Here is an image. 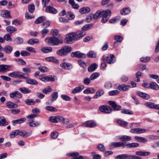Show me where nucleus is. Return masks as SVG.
Masks as SVG:
<instances>
[{"label":"nucleus","instance_id":"nucleus-19","mask_svg":"<svg viewBox=\"0 0 159 159\" xmlns=\"http://www.w3.org/2000/svg\"><path fill=\"white\" fill-rule=\"evenodd\" d=\"M90 10L89 7H86L80 8L79 9V11L81 14H85L89 13Z\"/></svg>","mask_w":159,"mask_h":159},{"label":"nucleus","instance_id":"nucleus-42","mask_svg":"<svg viewBox=\"0 0 159 159\" xmlns=\"http://www.w3.org/2000/svg\"><path fill=\"white\" fill-rule=\"evenodd\" d=\"M52 49L50 47H45L42 48L41 51L43 52L48 53L52 52Z\"/></svg>","mask_w":159,"mask_h":159},{"label":"nucleus","instance_id":"nucleus-18","mask_svg":"<svg viewBox=\"0 0 159 159\" xmlns=\"http://www.w3.org/2000/svg\"><path fill=\"white\" fill-rule=\"evenodd\" d=\"M136 93L140 97L146 100H148L150 98L149 95L140 91H137Z\"/></svg>","mask_w":159,"mask_h":159},{"label":"nucleus","instance_id":"nucleus-33","mask_svg":"<svg viewBox=\"0 0 159 159\" xmlns=\"http://www.w3.org/2000/svg\"><path fill=\"white\" fill-rule=\"evenodd\" d=\"M19 90L22 93L25 94H28L31 93V91L28 88L26 87L20 88Z\"/></svg>","mask_w":159,"mask_h":159},{"label":"nucleus","instance_id":"nucleus-2","mask_svg":"<svg viewBox=\"0 0 159 159\" xmlns=\"http://www.w3.org/2000/svg\"><path fill=\"white\" fill-rule=\"evenodd\" d=\"M45 40L48 43L52 44L53 45H58L63 42V39H59L55 36L47 37L46 39Z\"/></svg>","mask_w":159,"mask_h":159},{"label":"nucleus","instance_id":"nucleus-62","mask_svg":"<svg viewBox=\"0 0 159 159\" xmlns=\"http://www.w3.org/2000/svg\"><path fill=\"white\" fill-rule=\"evenodd\" d=\"M52 91L51 88L50 86H48L42 90V92L44 93L47 94Z\"/></svg>","mask_w":159,"mask_h":159},{"label":"nucleus","instance_id":"nucleus-25","mask_svg":"<svg viewBox=\"0 0 159 159\" xmlns=\"http://www.w3.org/2000/svg\"><path fill=\"white\" fill-rule=\"evenodd\" d=\"M26 82L28 84L32 85H36L38 84V82L36 80L30 78L27 79L26 80Z\"/></svg>","mask_w":159,"mask_h":159},{"label":"nucleus","instance_id":"nucleus-3","mask_svg":"<svg viewBox=\"0 0 159 159\" xmlns=\"http://www.w3.org/2000/svg\"><path fill=\"white\" fill-rule=\"evenodd\" d=\"M111 11L110 9L102 10V18L101 22L102 23L106 22L110 18L111 15Z\"/></svg>","mask_w":159,"mask_h":159},{"label":"nucleus","instance_id":"nucleus-22","mask_svg":"<svg viewBox=\"0 0 159 159\" xmlns=\"http://www.w3.org/2000/svg\"><path fill=\"white\" fill-rule=\"evenodd\" d=\"M58 122H62L64 124H67L69 122V120L66 119L61 116H58Z\"/></svg>","mask_w":159,"mask_h":159},{"label":"nucleus","instance_id":"nucleus-34","mask_svg":"<svg viewBox=\"0 0 159 159\" xmlns=\"http://www.w3.org/2000/svg\"><path fill=\"white\" fill-rule=\"evenodd\" d=\"M120 139L122 141H128L131 140V137L129 136L124 135L120 137Z\"/></svg>","mask_w":159,"mask_h":159},{"label":"nucleus","instance_id":"nucleus-17","mask_svg":"<svg viewBox=\"0 0 159 159\" xmlns=\"http://www.w3.org/2000/svg\"><path fill=\"white\" fill-rule=\"evenodd\" d=\"M84 126L86 127H93L97 126L96 123L93 120H89L85 122L84 124Z\"/></svg>","mask_w":159,"mask_h":159},{"label":"nucleus","instance_id":"nucleus-15","mask_svg":"<svg viewBox=\"0 0 159 159\" xmlns=\"http://www.w3.org/2000/svg\"><path fill=\"white\" fill-rule=\"evenodd\" d=\"M78 152H75L69 154L70 156L72 157V159H86V157L79 155Z\"/></svg>","mask_w":159,"mask_h":159},{"label":"nucleus","instance_id":"nucleus-28","mask_svg":"<svg viewBox=\"0 0 159 159\" xmlns=\"http://www.w3.org/2000/svg\"><path fill=\"white\" fill-rule=\"evenodd\" d=\"M139 146V143H130L127 144L126 143L125 145V147L127 146V148H132L138 147Z\"/></svg>","mask_w":159,"mask_h":159},{"label":"nucleus","instance_id":"nucleus-1","mask_svg":"<svg viewBox=\"0 0 159 159\" xmlns=\"http://www.w3.org/2000/svg\"><path fill=\"white\" fill-rule=\"evenodd\" d=\"M37 116L36 115L34 114H31L27 116V123L29 126L30 127H36L39 126L41 124L40 122L37 121H35L33 120V118H34Z\"/></svg>","mask_w":159,"mask_h":159},{"label":"nucleus","instance_id":"nucleus-16","mask_svg":"<svg viewBox=\"0 0 159 159\" xmlns=\"http://www.w3.org/2000/svg\"><path fill=\"white\" fill-rule=\"evenodd\" d=\"M11 66L6 65H0V72H6L10 70Z\"/></svg>","mask_w":159,"mask_h":159},{"label":"nucleus","instance_id":"nucleus-53","mask_svg":"<svg viewBox=\"0 0 159 159\" xmlns=\"http://www.w3.org/2000/svg\"><path fill=\"white\" fill-rule=\"evenodd\" d=\"M100 75V74L97 72H95L93 73L90 76V79L92 80L96 79Z\"/></svg>","mask_w":159,"mask_h":159},{"label":"nucleus","instance_id":"nucleus-52","mask_svg":"<svg viewBox=\"0 0 159 159\" xmlns=\"http://www.w3.org/2000/svg\"><path fill=\"white\" fill-rule=\"evenodd\" d=\"M49 120L53 123H58V116H51L49 118Z\"/></svg>","mask_w":159,"mask_h":159},{"label":"nucleus","instance_id":"nucleus-41","mask_svg":"<svg viewBox=\"0 0 159 159\" xmlns=\"http://www.w3.org/2000/svg\"><path fill=\"white\" fill-rule=\"evenodd\" d=\"M6 30L7 32L11 33L14 32L17 30L16 28L11 26L7 27Z\"/></svg>","mask_w":159,"mask_h":159},{"label":"nucleus","instance_id":"nucleus-64","mask_svg":"<svg viewBox=\"0 0 159 159\" xmlns=\"http://www.w3.org/2000/svg\"><path fill=\"white\" fill-rule=\"evenodd\" d=\"M58 135V133L56 132H52L51 134V137L52 139H56Z\"/></svg>","mask_w":159,"mask_h":159},{"label":"nucleus","instance_id":"nucleus-57","mask_svg":"<svg viewBox=\"0 0 159 159\" xmlns=\"http://www.w3.org/2000/svg\"><path fill=\"white\" fill-rule=\"evenodd\" d=\"M97 148L101 152H104L105 150L104 146L102 144H100L97 145Z\"/></svg>","mask_w":159,"mask_h":159},{"label":"nucleus","instance_id":"nucleus-61","mask_svg":"<svg viewBox=\"0 0 159 159\" xmlns=\"http://www.w3.org/2000/svg\"><path fill=\"white\" fill-rule=\"evenodd\" d=\"M150 58L149 57H142L140 59V61L143 62H147L150 61Z\"/></svg>","mask_w":159,"mask_h":159},{"label":"nucleus","instance_id":"nucleus-5","mask_svg":"<svg viewBox=\"0 0 159 159\" xmlns=\"http://www.w3.org/2000/svg\"><path fill=\"white\" fill-rule=\"evenodd\" d=\"M24 73L22 72L19 71H15L9 73L8 75L11 77L14 78H22L24 79H27L28 78V76H24Z\"/></svg>","mask_w":159,"mask_h":159},{"label":"nucleus","instance_id":"nucleus-24","mask_svg":"<svg viewBox=\"0 0 159 159\" xmlns=\"http://www.w3.org/2000/svg\"><path fill=\"white\" fill-rule=\"evenodd\" d=\"M84 88V86L83 85L76 87L72 90V93L73 94L79 93Z\"/></svg>","mask_w":159,"mask_h":159},{"label":"nucleus","instance_id":"nucleus-13","mask_svg":"<svg viewBox=\"0 0 159 159\" xmlns=\"http://www.w3.org/2000/svg\"><path fill=\"white\" fill-rule=\"evenodd\" d=\"M72 57H76L78 58H84L86 57V54L81 53L79 51L72 52L71 54Z\"/></svg>","mask_w":159,"mask_h":159},{"label":"nucleus","instance_id":"nucleus-6","mask_svg":"<svg viewBox=\"0 0 159 159\" xmlns=\"http://www.w3.org/2000/svg\"><path fill=\"white\" fill-rule=\"evenodd\" d=\"M73 33L75 41L80 39L86 35L85 31L82 30L78 31L75 32H73Z\"/></svg>","mask_w":159,"mask_h":159},{"label":"nucleus","instance_id":"nucleus-35","mask_svg":"<svg viewBox=\"0 0 159 159\" xmlns=\"http://www.w3.org/2000/svg\"><path fill=\"white\" fill-rule=\"evenodd\" d=\"M4 51L7 54H9L11 53L13 50L12 47L9 45L6 46L4 49Z\"/></svg>","mask_w":159,"mask_h":159},{"label":"nucleus","instance_id":"nucleus-23","mask_svg":"<svg viewBox=\"0 0 159 159\" xmlns=\"http://www.w3.org/2000/svg\"><path fill=\"white\" fill-rule=\"evenodd\" d=\"M26 120L25 118H22L14 120L12 121V125L15 126L17 124H20L23 123Z\"/></svg>","mask_w":159,"mask_h":159},{"label":"nucleus","instance_id":"nucleus-56","mask_svg":"<svg viewBox=\"0 0 159 159\" xmlns=\"http://www.w3.org/2000/svg\"><path fill=\"white\" fill-rule=\"evenodd\" d=\"M61 98L64 100L67 101H70L71 100V98L65 94H62L61 96Z\"/></svg>","mask_w":159,"mask_h":159},{"label":"nucleus","instance_id":"nucleus-31","mask_svg":"<svg viewBox=\"0 0 159 159\" xmlns=\"http://www.w3.org/2000/svg\"><path fill=\"white\" fill-rule=\"evenodd\" d=\"M134 139L137 141L138 142H141L142 143H146L148 141L147 139H145L144 138L139 137V136H135L134 137Z\"/></svg>","mask_w":159,"mask_h":159},{"label":"nucleus","instance_id":"nucleus-44","mask_svg":"<svg viewBox=\"0 0 159 159\" xmlns=\"http://www.w3.org/2000/svg\"><path fill=\"white\" fill-rule=\"evenodd\" d=\"M24 102L27 105H33L35 103V101L31 99H27L25 100Z\"/></svg>","mask_w":159,"mask_h":159},{"label":"nucleus","instance_id":"nucleus-46","mask_svg":"<svg viewBox=\"0 0 159 159\" xmlns=\"http://www.w3.org/2000/svg\"><path fill=\"white\" fill-rule=\"evenodd\" d=\"M45 17L44 16H41L38 18L35 21V23L36 24H39L43 21H44L45 19Z\"/></svg>","mask_w":159,"mask_h":159},{"label":"nucleus","instance_id":"nucleus-50","mask_svg":"<svg viewBox=\"0 0 159 159\" xmlns=\"http://www.w3.org/2000/svg\"><path fill=\"white\" fill-rule=\"evenodd\" d=\"M66 16L70 20H72L75 17V16L73 13L70 11H69L66 14Z\"/></svg>","mask_w":159,"mask_h":159},{"label":"nucleus","instance_id":"nucleus-48","mask_svg":"<svg viewBox=\"0 0 159 159\" xmlns=\"http://www.w3.org/2000/svg\"><path fill=\"white\" fill-rule=\"evenodd\" d=\"M121 112L123 114L128 115H133L134 112L133 111L128 109H123L121 111Z\"/></svg>","mask_w":159,"mask_h":159},{"label":"nucleus","instance_id":"nucleus-4","mask_svg":"<svg viewBox=\"0 0 159 159\" xmlns=\"http://www.w3.org/2000/svg\"><path fill=\"white\" fill-rule=\"evenodd\" d=\"M72 50V48L71 47L65 46L58 50L57 51V53L60 56H64L71 52Z\"/></svg>","mask_w":159,"mask_h":159},{"label":"nucleus","instance_id":"nucleus-29","mask_svg":"<svg viewBox=\"0 0 159 159\" xmlns=\"http://www.w3.org/2000/svg\"><path fill=\"white\" fill-rule=\"evenodd\" d=\"M118 89L120 91H125L129 89V86L125 84L120 85L118 87Z\"/></svg>","mask_w":159,"mask_h":159},{"label":"nucleus","instance_id":"nucleus-47","mask_svg":"<svg viewBox=\"0 0 159 159\" xmlns=\"http://www.w3.org/2000/svg\"><path fill=\"white\" fill-rule=\"evenodd\" d=\"M78 62L79 65L84 69H85L86 67V64L85 62L81 60H78Z\"/></svg>","mask_w":159,"mask_h":159},{"label":"nucleus","instance_id":"nucleus-63","mask_svg":"<svg viewBox=\"0 0 159 159\" xmlns=\"http://www.w3.org/2000/svg\"><path fill=\"white\" fill-rule=\"evenodd\" d=\"M115 159H126V154H120L116 156Z\"/></svg>","mask_w":159,"mask_h":159},{"label":"nucleus","instance_id":"nucleus-14","mask_svg":"<svg viewBox=\"0 0 159 159\" xmlns=\"http://www.w3.org/2000/svg\"><path fill=\"white\" fill-rule=\"evenodd\" d=\"M108 102L114 111H118L121 110V107L117 105L115 102L110 101H108Z\"/></svg>","mask_w":159,"mask_h":159},{"label":"nucleus","instance_id":"nucleus-10","mask_svg":"<svg viewBox=\"0 0 159 159\" xmlns=\"http://www.w3.org/2000/svg\"><path fill=\"white\" fill-rule=\"evenodd\" d=\"M125 143L126 142H124L112 143L110 145L109 149L111 150L114 147H125Z\"/></svg>","mask_w":159,"mask_h":159},{"label":"nucleus","instance_id":"nucleus-60","mask_svg":"<svg viewBox=\"0 0 159 159\" xmlns=\"http://www.w3.org/2000/svg\"><path fill=\"white\" fill-rule=\"evenodd\" d=\"M35 7L34 4H30L28 6L29 11L30 12L33 13L35 10Z\"/></svg>","mask_w":159,"mask_h":159},{"label":"nucleus","instance_id":"nucleus-8","mask_svg":"<svg viewBox=\"0 0 159 159\" xmlns=\"http://www.w3.org/2000/svg\"><path fill=\"white\" fill-rule=\"evenodd\" d=\"M102 17V10H100L98 11L94 15L90 14L87 18L86 20L88 21H89L93 18L97 19L99 17Z\"/></svg>","mask_w":159,"mask_h":159},{"label":"nucleus","instance_id":"nucleus-9","mask_svg":"<svg viewBox=\"0 0 159 159\" xmlns=\"http://www.w3.org/2000/svg\"><path fill=\"white\" fill-rule=\"evenodd\" d=\"M39 79L41 80L44 82L46 81H53L54 80V78L52 75L46 76L44 74L40 75L39 76Z\"/></svg>","mask_w":159,"mask_h":159},{"label":"nucleus","instance_id":"nucleus-59","mask_svg":"<svg viewBox=\"0 0 159 159\" xmlns=\"http://www.w3.org/2000/svg\"><path fill=\"white\" fill-rule=\"evenodd\" d=\"M93 25L92 24H86L84 26L82 27V30H88L90 28L92 27Z\"/></svg>","mask_w":159,"mask_h":159},{"label":"nucleus","instance_id":"nucleus-40","mask_svg":"<svg viewBox=\"0 0 159 159\" xmlns=\"http://www.w3.org/2000/svg\"><path fill=\"white\" fill-rule=\"evenodd\" d=\"M116 122L120 125L124 127L128 125V123L127 122L120 120H117Z\"/></svg>","mask_w":159,"mask_h":159},{"label":"nucleus","instance_id":"nucleus-30","mask_svg":"<svg viewBox=\"0 0 159 159\" xmlns=\"http://www.w3.org/2000/svg\"><path fill=\"white\" fill-rule=\"evenodd\" d=\"M98 67V65L95 63L90 65L88 68V70L89 72H92L94 71Z\"/></svg>","mask_w":159,"mask_h":159},{"label":"nucleus","instance_id":"nucleus-43","mask_svg":"<svg viewBox=\"0 0 159 159\" xmlns=\"http://www.w3.org/2000/svg\"><path fill=\"white\" fill-rule=\"evenodd\" d=\"M52 99L51 100H49L48 102L52 103L53 101L55 100L58 98V93L57 92H55L52 94Z\"/></svg>","mask_w":159,"mask_h":159},{"label":"nucleus","instance_id":"nucleus-54","mask_svg":"<svg viewBox=\"0 0 159 159\" xmlns=\"http://www.w3.org/2000/svg\"><path fill=\"white\" fill-rule=\"evenodd\" d=\"M46 109L47 111H51L57 112V109L55 107L51 106L46 107Z\"/></svg>","mask_w":159,"mask_h":159},{"label":"nucleus","instance_id":"nucleus-37","mask_svg":"<svg viewBox=\"0 0 159 159\" xmlns=\"http://www.w3.org/2000/svg\"><path fill=\"white\" fill-rule=\"evenodd\" d=\"M6 105L9 108H16L18 107V105L17 104L10 101L7 103Z\"/></svg>","mask_w":159,"mask_h":159},{"label":"nucleus","instance_id":"nucleus-26","mask_svg":"<svg viewBox=\"0 0 159 159\" xmlns=\"http://www.w3.org/2000/svg\"><path fill=\"white\" fill-rule=\"evenodd\" d=\"M130 9L129 7H125L123 8L120 11L121 14L123 15H125L129 14L130 12Z\"/></svg>","mask_w":159,"mask_h":159},{"label":"nucleus","instance_id":"nucleus-58","mask_svg":"<svg viewBox=\"0 0 159 159\" xmlns=\"http://www.w3.org/2000/svg\"><path fill=\"white\" fill-rule=\"evenodd\" d=\"M8 123L6 121L5 118L3 117L1 120H0V126H5L8 125Z\"/></svg>","mask_w":159,"mask_h":159},{"label":"nucleus","instance_id":"nucleus-39","mask_svg":"<svg viewBox=\"0 0 159 159\" xmlns=\"http://www.w3.org/2000/svg\"><path fill=\"white\" fill-rule=\"evenodd\" d=\"M104 91L103 90H100L97 91L95 95L93 96V98L97 99L100 97L104 94Z\"/></svg>","mask_w":159,"mask_h":159},{"label":"nucleus","instance_id":"nucleus-49","mask_svg":"<svg viewBox=\"0 0 159 159\" xmlns=\"http://www.w3.org/2000/svg\"><path fill=\"white\" fill-rule=\"evenodd\" d=\"M120 20L119 16H116L114 18L111 19L109 21V23L111 24H114L119 21Z\"/></svg>","mask_w":159,"mask_h":159},{"label":"nucleus","instance_id":"nucleus-12","mask_svg":"<svg viewBox=\"0 0 159 159\" xmlns=\"http://www.w3.org/2000/svg\"><path fill=\"white\" fill-rule=\"evenodd\" d=\"M99 110L102 112L110 113L112 111V109L109 106L106 105H102L101 106L99 109Z\"/></svg>","mask_w":159,"mask_h":159},{"label":"nucleus","instance_id":"nucleus-38","mask_svg":"<svg viewBox=\"0 0 159 159\" xmlns=\"http://www.w3.org/2000/svg\"><path fill=\"white\" fill-rule=\"evenodd\" d=\"M20 130L18 129L12 131L10 134V136L11 138H13L17 135H19Z\"/></svg>","mask_w":159,"mask_h":159},{"label":"nucleus","instance_id":"nucleus-55","mask_svg":"<svg viewBox=\"0 0 159 159\" xmlns=\"http://www.w3.org/2000/svg\"><path fill=\"white\" fill-rule=\"evenodd\" d=\"M87 56L89 57L95 58L96 56V53L93 51H90L88 52Z\"/></svg>","mask_w":159,"mask_h":159},{"label":"nucleus","instance_id":"nucleus-32","mask_svg":"<svg viewBox=\"0 0 159 159\" xmlns=\"http://www.w3.org/2000/svg\"><path fill=\"white\" fill-rule=\"evenodd\" d=\"M150 88L153 90H157L159 89V86L156 82H152L150 84Z\"/></svg>","mask_w":159,"mask_h":159},{"label":"nucleus","instance_id":"nucleus-21","mask_svg":"<svg viewBox=\"0 0 159 159\" xmlns=\"http://www.w3.org/2000/svg\"><path fill=\"white\" fill-rule=\"evenodd\" d=\"M45 11L48 13H51L53 14H56L57 12V10L55 8L50 6L47 7Z\"/></svg>","mask_w":159,"mask_h":159},{"label":"nucleus","instance_id":"nucleus-45","mask_svg":"<svg viewBox=\"0 0 159 159\" xmlns=\"http://www.w3.org/2000/svg\"><path fill=\"white\" fill-rule=\"evenodd\" d=\"M39 40L38 39H30L27 41V43L33 45L39 42Z\"/></svg>","mask_w":159,"mask_h":159},{"label":"nucleus","instance_id":"nucleus-11","mask_svg":"<svg viewBox=\"0 0 159 159\" xmlns=\"http://www.w3.org/2000/svg\"><path fill=\"white\" fill-rule=\"evenodd\" d=\"M73 41L75 40L73 33H70L67 35L66 36V38L64 40L65 43L66 44L72 43Z\"/></svg>","mask_w":159,"mask_h":159},{"label":"nucleus","instance_id":"nucleus-36","mask_svg":"<svg viewBox=\"0 0 159 159\" xmlns=\"http://www.w3.org/2000/svg\"><path fill=\"white\" fill-rule=\"evenodd\" d=\"M95 90L93 89L88 88L84 91V93L85 94L93 93L95 92Z\"/></svg>","mask_w":159,"mask_h":159},{"label":"nucleus","instance_id":"nucleus-27","mask_svg":"<svg viewBox=\"0 0 159 159\" xmlns=\"http://www.w3.org/2000/svg\"><path fill=\"white\" fill-rule=\"evenodd\" d=\"M61 67L66 69H70L72 67V66L71 64L69 63H61L60 65Z\"/></svg>","mask_w":159,"mask_h":159},{"label":"nucleus","instance_id":"nucleus-20","mask_svg":"<svg viewBox=\"0 0 159 159\" xmlns=\"http://www.w3.org/2000/svg\"><path fill=\"white\" fill-rule=\"evenodd\" d=\"M32 131H31L29 132H27L25 131H20L19 136L24 138H26L30 136L32 134Z\"/></svg>","mask_w":159,"mask_h":159},{"label":"nucleus","instance_id":"nucleus-7","mask_svg":"<svg viewBox=\"0 0 159 159\" xmlns=\"http://www.w3.org/2000/svg\"><path fill=\"white\" fill-rule=\"evenodd\" d=\"M102 59L103 61H106L107 63L110 64L113 63L116 61L115 57L113 54H111L109 56L107 57L103 56L102 57Z\"/></svg>","mask_w":159,"mask_h":159},{"label":"nucleus","instance_id":"nucleus-51","mask_svg":"<svg viewBox=\"0 0 159 159\" xmlns=\"http://www.w3.org/2000/svg\"><path fill=\"white\" fill-rule=\"evenodd\" d=\"M114 39L116 41L120 43L123 40V38L120 35H115L114 36Z\"/></svg>","mask_w":159,"mask_h":159}]
</instances>
